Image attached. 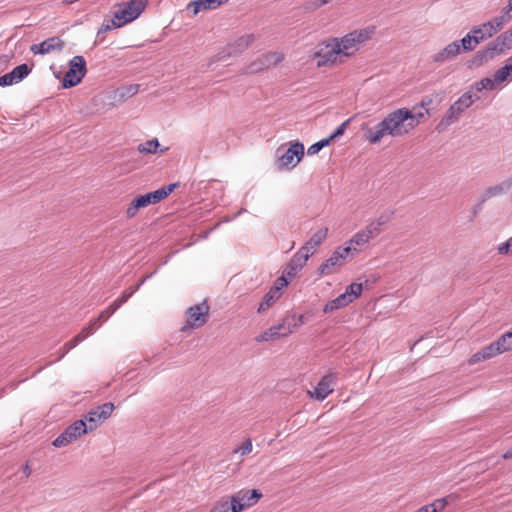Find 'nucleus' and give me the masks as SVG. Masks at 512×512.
<instances>
[{"label": "nucleus", "instance_id": "nucleus-32", "mask_svg": "<svg viewBox=\"0 0 512 512\" xmlns=\"http://www.w3.org/2000/svg\"><path fill=\"white\" fill-rule=\"evenodd\" d=\"M281 337H284L282 335V332H280L277 329V326L274 325L270 327L269 329L265 330L263 333H261L259 336L255 338L257 342H268V341H274Z\"/></svg>", "mask_w": 512, "mask_h": 512}, {"label": "nucleus", "instance_id": "nucleus-12", "mask_svg": "<svg viewBox=\"0 0 512 512\" xmlns=\"http://www.w3.org/2000/svg\"><path fill=\"white\" fill-rule=\"evenodd\" d=\"M284 60V54L277 51H270L260 55L245 68V73L254 74L275 66Z\"/></svg>", "mask_w": 512, "mask_h": 512}, {"label": "nucleus", "instance_id": "nucleus-28", "mask_svg": "<svg viewBox=\"0 0 512 512\" xmlns=\"http://www.w3.org/2000/svg\"><path fill=\"white\" fill-rule=\"evenodd\" d=\"M277 326V329L282 332V335L284 337H287L288 335H290L294 329H296V324H295V314L292 313V314H287L283 319L282 321L276 325Z\"/></svg>", "mask_w": 512, "mask_h": 512}, {"label": "nucleus", "instance_id": "nucleus-21", "mask_svg": "<svg viewBox=\"0 0 512 512\" xmlns=\"http://www.w3.org/2000/svg\"><path fill=\"white\" fill-rule=\"evenodd\" d=\"M375 237L376 236L374 235V233H372L368 226H366L365 228L358 231L351 237L348 246L356 248L359 251L360 248L366 246L369 243L370 239Z\"/></svg>", "mask_w": 512, "mask_h": 512}, {"label": "nucleus", "instance_id": "nucleus-41", "mask_svg": "<svg viewBox=\"0 0 512 512\" xmlns=\"http://www.w3.org/2000/svg\"><path fill=\"white\" fill-rule=\"evenodd\" d=\"M498 344L503 349V352L512 350V331H508L498 338Z\"/></svg>", "mask_w": 512, "mask_h": 512}, {"label": "nucleus", "instance_id": "nucleus-11", "mask_svg": "<svg viewBox=\"0 0 512 512\" xmlns=\"http://www.w3.org/2000/svg\"><path fill=\"white\" fill-rule=\"evenodd\" d=\"M315 56L319 67L342 62V57H344L334 38L323 43Z\"/></svg>", "mask_w": 512, "mask_h": 512}, {"label": "nucleus", "instance_id": "nucleus-5", "mask_svg": "<svg viewBox=\"0 0 512 512\" xmlns=\"http://www.w3.org/2000/svg\"><path fill=\"white\" fill-rule=\"evenodd\" d=\"M373 31L370 28L355 30L342 38H334V40L341 49L343 56L349 57L358 50L360 44L370 39Z\"/></svg>", "mask_w": 512, "mask_h": 512}, {"label": "nucleus", "instance_id": "nucleus-49", "mask_svg": "<svg viewBox=\"0 0 512 512\" xmlns=\"http://www.w3.org/2000/svg\"><path fill=\"white\" fill-rule=\"evenodd\" d=\"M12 84H17L11 73H7L0 77V86L5 87Z\"/></svg>", "mask_w": 512, "mask_h": 512}, {"label": "nucleus", "instance_id": "nucleus-59", "mask_svg": "<svg viewBox=\"0 0 512 512\" xmlns=\"http://www.w3.org/2000/svg\"><path fill=\"white\" fill-rule=\"evenodd\" d=\"M512 458V447L510 449H508L503 455H502V459L504 460H508V459H511Z\"/></svg>", "mask_w": 512, "mask_h": 512}, {"label": "nucleus", "instance_id": "nucleus-33", "mask_svg": "<svg viewBox=\"0 0 512 512\" xmlns=\"http://www.w3.org/2000/svg\"><path fill=\"white\" fill-rule=\"evenodd\" d=\"M160 143L157 138L140 143L137 147L139 153L142 154H157Z\"/></svg>", "mask_w": 512, "mask_h": 512}, {"label": "nucleus", "instance_id": "nucleus-40", "mask_svg": "<svg viewBox=\"0 0 512 512\" xmlns=\"http://www.w3.org/2000/svg\"><path fill=\"white\" fill-rule=\"evenodd\" d=\"M363 290V286L361 283H352L346 287L344 295L348 296L350 302H353L356 298H358Z\"/></svg>", "mask_w": 512, "mask_h": 512}, {"label": "nucleus", "instance_id": "nucleus-61", "mask_svg": "<svg viewBox=\"0 0 512 512\" xmlns=\"http://www.w3.org/2000/svg\"><path fill=\"white\" fill-rule=\"evenodd\" d=\"M87 337L88 335H86V333L83 332V330H81V332L75 336L76 339H79V343L82 342Z\"/></svg>", "mask_w": 512, "mask_h": 512}, {"label": "nucleus", "instance_id": "nucleus-44", "mask_svg": "<svg viewBox=\"0 0 512 512\" xmlns=\"http://www.w3.org/2000/svg\"><path fill=\"white\" fill-rule=\"evenodd\" d=\"M497 253L499 255H512V236L497 246Z\"/></svg>", "mask_w": 512, "mask_h": 512}, {"label": "nucleus", "instance_id": "nucleus-7", "mask_svg": "<svg viewBox=\"0 0 512 512\" xmlns=\"http://www.w3.org/2000/svg\"><path fill=\"white\" fill-rule=\"evenodd\" d=\"M254 34H244L229 42L225 48L219 51L212 59V62L226 61L230 57H235L242 54L247 50L250 45L255 41Z\"/></svg>", "mask_w": 512, "mask_h": 512}, {"label": "nucleus", "instance_id": "nucleus-50", "mask_svg": "<svg viewBox=\"0 0 512 512\" xmlns=\"http://www.w3.org/2000/svg\"><path fill=\"white\" fill-rule=\"evenodd\" d=\"M120 26H114L113 25V18L108 21L107 23H103L101 28L98 30V33H97V37L100 36V34L104 33V32H107L113 28H119Z\"/></svg>", "mask_w": 512, "mask_h": 512}, {"label": "nucleus", "instance_id": "nucleus-51", "mask_svg": "<svg viewBox=\"0 0 512 512\" xmlns=\"http://www.w3.org/2000/svg\"><path fill=\"white\" fill-rule=\"evenodd\" d=\"M482 360H487V359L484 357L482 350H480L471 356V358L469 359V364L473 365Z\"/></svg>", "mask_w": 512, "mask_h": 512}, {"label": "nucleus", "instance_id": "nucleus-13", "mask_svg": "<svg viewBox=\"0 0 512 512\" xmlns=\"http://www.w3.org/2000/svg\"><path fill=\"white\" fill-rule=\"evenodd\" d=\"M262 493L258 489L246 490L242 489L231 496V504L233 505V512H241L246 508L255 505Z\"/></svg>", "mask_w": 512, "mask_h": 512}, {"label": "nucleus", "instance_id": "nucleus-2", "mask_svg": "<svg viewBox=\"0 0 512 512\" xmlns=\"http://www.w3.org/2000/svg\"><path fill=\"white\" fill-rule=\"evenodd\" d=\"M512 50V35L509 30L499 34L484 49L478 50L473 58L475 64L481 65Z\"/></svg>", "mask_w": 512, "mask_h": 512}, {"label": "nucleus", "instance_id": "nucleus-22", "mask_svg": "<svg viewBox=\"0 0 512 512\" xmlns=\"http://www.w3.org/2000/svg\"><path fill=\"white\" fill-rule=\"evenodd\" d=\"M228 0H196L188 4L187 9L193 8V16L201 10H215L223 4H226Z\"/></svg>", "mask_w": 512, "mask_h": 512}, {"label": "nucleus", "instance_id": "nucleus-20", "mask_svg": "<svg viewBox=\"0 0 512 512\" xmlns=\"http://www.w3.org/2000/svg\"><path fill=\"white\" fill-rule=\"evenodd\" d=\"M139 289V286L130 287L126 289L122 295L116 299L110 306H108L104 311L100 313V317H104V320H107L111 315H113L128 299Z\"/></svg>", "mask_w": 512, "mask_h": 512}, {"label": "nucleus", "instance_id": "nucleus-46", "mask_svg": "<svg viewBox=\"0 0 512 512\" xmlns=\"http://www.w3.org/2000/svg\"><path fill=\"white\" fill-rule=\"evenodd\" d=\"M71 442L72 440L68 438V435H65V432H63L53 441V445L55 447H63Z\"/></svg>", "mask_w": 512, "mask_h": 512}, {"label": "nucleus", "instance_id": "nucleus-45", "mask_svg": "<svg viewBox=\"0 0 512 512\" xmlns=\"http://www.w3.org/2000/svg\"><path fill=\"white\" fill-rule=\"evenodd\" d=\"M253 449L251 439H246L239 447L234 449V453H240L242 456L249 454Z\"/></svg>", "mask_w": 512, "mask_h": 512}, {"label": "nucleus", "instance_id": "nucleus-42", "mask_svg": "<svg viewBox=\"0 0 512 512\" xmlns=\"http://www.w3.org/2000/svg\"><path fill=\"white\" fill-rule=\"evenodd\" d=\"M411 117L408 119V123H416V126L426 117L429 116V110L425 109L424 111H416V108L410 110Z\"/></svg>", "mask_w": 512, "mask_h": 512}, {"label": "nucleus", "instance_id": "nucleus-43", "mask_svg": "<svg viewBox=\"0 0 512 512\" xmlns=\"http://www.w3.org/2000/svg\"><path fill=\"white\" fill-rule=\"evenodd\" d=\"M447 505L446 498L436 499L433 503L423 506L427 512H441Z\"/></svg>", "mask_w": 512, "mask_h": 512}, {"label": "nucleus", "instance_id": "nucleus-1", "mask_svg": "<svg viewBox=\"0 0 512 512\" xmlns=\"http://www.w3.org/2000/svg\"><path fill=\"white\" fill-rule=\"evenodd\" d=\"M410 117V109L406 107L398 108L389 112L374 127L363 123L361 130L370 144H379L387 136L399 138L409 134L416 127V123L407 122Z\"/></svg>", "mask_w": 512, "mask_h": 512}, {"label": "nucleus", "instance_id": "nucleus-36", "mask_svg": "<svg viewBox=\"0 0 512 512\" xmlns=\"http://www.w3.org/2000/svg\"><path fill=\"white\" fill-rule=\"evenodd\" d=\"M310 256L311 254L307 252V247H301L291 258L290 262L299 269H302Z\"/></svg>", "mask_w": 512, "mask_h": 512}, {"label": "nucleus", "instance_id": "nucleus-55", "mask_svg": "<svg viewBox=\"0 0 512 512\" xmlns=\"http://www.w3.org/2000/svg\"><path fill=\"white\" fill-rule=\"evenodd\" d=\"M305 322V317L304 315H299L297 316L295 314V324H296V328L300 327L301 325H303Z\"/></svg>", "mask_w": 512, "mask_h": 512}, {"label": "nucleus", "instance_id": "nucleus-30", "mask_svg": "<svg viewBox=\"0 0 512 512\" xmlns=\"http://www.w3.org/2000/svg\"><path fill=\"white\" fill-rule=\"evenodd\" d=\"M349 303H351V302L349 301L348 296H346L342 293L335 299L327 302L323 308V312L324 313L333 312L337 309L347 306Z\"/></svg>", "mask_w": 512, "mask_h": 512}, {"label": "nucleus", "instance_id": "nucleus-64", "mask_svg": "<svg viewBox=\"0 0 512 512\" xmlns=\"http://www.w3.org/2000/svg\"><path fill=\"white\" fill-rule=\"evenodd\" d=\"M432 103V100L431 99H423L420 103V106L422 108H426L427 106H429L430 104Z\"/></svg>", "mask_w": 512, "mask_h": 512}, {"label": "nucleus", "instance_id": "nucleus-62", "mask_svg": "<svg viewBox=\"0 0 512 512\" xmlns=\"http://www.w3.org/2000/svg\"><path fill=\"white\" fill-rule=\"evenodd\" d=\"M22 469H23V473L25 474V476L29 477L31 474V467L28 464H25Z\"/></svg>", "mask_w": 512, "mask_h": 512}, {"label": "nucleus", "instance_id": "nucleus-54", "mask_svg": "<svg viewBox=\"0 0 512 512\" xmlns=\"http://www.w3.org/2000/svg\"><path fill=\"white\" fill-rule=\"evenodd\" d=\"M105 316L104 317H100V315L97 317V318H94L92 319L88 325H91L92 328H94V330L100 326L101 322H105L106 320H104Z\"/></svg>", "mask_w": 512, "mask_h": 512}, {"label": "nucleus", "instance_id": "nucleus-4", "mask_svg": "<svg viewBox=\"0 0 512 512\" xmlns=\"http://www.w3.org/2000/svg\"><path fill=\"white\" fill-rule=\"evenodd\" d=\"M148 0H129L118 5L114 12L113 25L123 26L137 19L144 11Z\"/></svg>", "mask_w": 512, "mask_h": 512}, {"label": "nucleus", "instance_id": "nucleus-3", "mask_svg": "<svg viewBox=\"0 0 512 512\" xmlns=\"http://www.w3.org/2000/svg\"><path fill=\"white\" fill-rule=\"evenodd\" d=\"M177 186L178 183H171L153 192L135 197L126 209V217L129 219L133 218L136 216L140 209L145 208L151 204H157L161 202L167 198Z\"/></svg>", "mask_w": 512, "mask_h": 512}, {"label": "nucleus", "instance_id": "nucleus-63", "mask_svg": "<svg viewBox=\"0 0 512 512\" xmlns=\"http://www.w3.org/2000/svg\"><path fill=\"white\" fill-rule=\"evenodd\" d=\"M71 349H67V343H65L62 347V353L61 355L59 356L58 359H61L63 358Z\"/></svg>", "mask_w": 512, "mask_h": 512}, {"label": "nucleus", "instance_id": "nucleus-31", "mask_svg": "<svg viewBox=\"0 0 512 512\" xmlns=\"http://www.w3.org/2000/svg\"><path fill=\"white\" fill-rule=\"evenodd\" d=\"M458 41L460 42L461 52L473 51L476 48V46L481 43L479 36H472L471 31L467 33L461 40Z\"/></svg>", "mask_w": 512, "mask_h": 512}, {"label": "nucleus", "instance_id": "nucleus-29", "mask_svg": "<svg viewBox=\"0 0 512 512\" xmlns=\"http://www.w3.org/2000/svg\"><path fill=\"white\" fill-rule=\"evenodd\" d=\"M471 33H480L479 39L481 42L484 40H487L491 37H493L495 34H497L496 30H494L493 25L490 24L489 21L484 22L483 24L479 26H474L471 29Z\"/></svg>", "mask_w": 512, "mask_h": 512}, {"label": "nucleus", "instance_id": "nucleus-56", "mask_svg": "<svg viewBox=\"0 0 512 512\" xmlns=\"http://www.w3.org/2000/svg\"><path fill=\"white\" fill-rule=\"evenodd\" d=\"M79 344V339L73 337L70 341L67 342V349H73Z\"/></svg>", "mask_w": 512, "mask_h": 512}, {"label": "nucleus", "instance_id": "nucleus-15", "mask_svg": "<svg viewBox=\"0 0 512 512\" xmlns=\"http://www.w3.org/2000/svg\"><path fill=\"white\" fill-rule=\"evenodd\" d=\"M114 410V404L111 402H106L91 411H89L85 416V422L87 424V431H92L96 429L101 423H103Z\"/></svg>", "mask_w": 512, "mask_h": 512}, {"label": "nucleus", "instance_id": "nucleus-37", "mask_svg": "<svg viewBox=\"0 0 512 512\" xmlns=\"http://www.w3.org/2000/svg\"><path fill=\"white\" fill-rule=\"evenodd\" d=\"M139 91V85L138 84H132L125 87H121L117 90H115V97H118L119 100H125L128 99Z\"/></svg>", "mask_w": 512, "mask_h": 512}, {"label": "nucleus", "instance_id": "nucleus-53", "mask_svg": "<svg viewBox=\"0 0 512 512\" xmlns=\"http://www.w3.org/2000/svg\"><path fill=\"white\" fill-rule=\"evenodd\" d=\"M322 149V147L318 144V142L312 144L308 150H307V153L308 155H315L317 154L320 150Z\"/></svg>", "mask_w": 512, "mask_h": 512}, {"label": "nucleus", "instance_id": "nucleus-18", "mask_svg": "<svg viewBox=\"0 0 512 512\" xmlns=\"http://www.w3.org/2000/svg\"><path fill=\"white\" fill-rule=\"evenodd\" d=\"M461 53L460 42L453 41L446 45L443 49L432 55V62L443 64L455 59Z\"/></svg>", "mask_w": 512, "mask_h": 512}, {"label": "nucleus", "instance_id": "nucleus-35", "mask_svg": "<svg viewBox=\"0 0 512 512\" xmlns=\"http://www.w3.org/2000/svg\"><path fill=\"white\" fill-rule=\"evenodd\" d=\"M498 84L499 83H497L495 81L494 76H493V78L485 77V78L481 79L480 81L475 82L472 85L470 90L472 92H473V90H475L476 92H480L482 90H493L495 88V86Z\"/></svg>", "mask_w": 512, "mask_h": 512}, {"label": "nucleus", "instance_id": "nucleus-10", "mask_svg": "<svg viewBox=\"0 0 512 512\" xmlns=\"http://www.w3.org/2000/svg\"><path fill=\"white\" fill-rule=\"evenodd\" d=\"M304 156V145L300 142L291 143L290 147L283 150L277 149V165L279 168H294Z\"/></svg>", "mask_w": 512, "mask_h": 512}, {"label": "nucleus", "instance_id": "nucleus-24", "mask_svg": "<svg viewBox=\"0 0 512 512\" xmlns=\"http://www.w3.org/2000/svg\"><path fill=\"white\" fill-rule=\"evenodd\" d=\"M393 215L394 211L386 210L375 221H372L367 226L375 236H378L382 231V226L390 222L393 218Z\"/></svg>", "mask_w": 512, "mask_h": 512}, {"label": "nucleus", "instance_id": "nucleus-6", "mask_svg": "<svg viewBox=\"0 0 512 512\" xmlns=\"http://www.w3.org/2000/svg\"><path fill=\"white\" fill-rule=\"evenodd\" d=\"M479 99L480 97L477 94L472 93L471 90L463 93L446 111L441 120V124L448 126L455 123L459 120L462 113Z\"/></svg>", "mask_w": 512, "mask_h": 512}, {"label": "nucleus", "instance_id": "nucleus-34", "mask_svg": "<svg viewBox=\"0 0 512 512\" xmlns=\"http://www.w3.org/2000/svg\"><path fill=\"white\" fill-rule=\"evenodd\" d=\"M502 12V15L493 17L489 20L490 24L493 25V28L497 33L501 31L504 26L511 21L512 18L508 11L503 9Z\"/></svg>", "mask_w": 512, "mask_h": 512}, {"label": "nucleus", "instance_id": "nucleus-57", "mask_svg": "<svg viewBox=\"0 0 512 512\" xmlns=\"http://www.w3.org/2000/svg\"><path fill=\"white\" fill-rule=\"evenodd\" d=\"M332 137H327V138H324V139H321L320 141H318V144L324 148L326 146H328L330 144V142L332 141Z\"/></svg>", "mask_w": 512, "mask_h": 512}, {"label": "nucleus", "instance_id": "nucleus-26", "mask_svg": "<svg viewBox=\"0 0 512 512\" xmlns=\"http://www.w3.org/2000/svg\"><path fill=\"white\" fill-rule=\"evenodd\" d=\"M65 435H68L73 441L77 440L78 437L87 433V424L84 420H77L65 429Z\"/></svg>", "mask_w": 512, "mask_h": 512}, {"label": "nucleus", "instance_id": "nucleus-39", "mask_svg": "<svg viewBox=\"0 0 512 512\" xmlns=\"http://www.w3.org/2000/svg\"><path fill=\"white\" fill-rule=\"evenodd\" d=\"M31 70H32L31 67L28 66L27 64H21V65L15 67L10 73L13 76L16 83H19L20 81H22L25 77H27L29 75Z\"/></svg>", "mask_w": 512, "mask_h": 512}, {"label": "nucleus", "instance_id": "nucleus-47", "mask_svg": "<svg viewBox=\"0 0 512 512\" xmlns=\"http://www.w3.org/2000/svg\"><path fill=\"white\" fill-rule=\"evenodd\" d=\"M300 270L301 269H299L298 267L293 265L292 262L289 261V263L287 264L286 268L284 269L283 275L284 276H288L289 278H293V277H295L297 275V273Z\"/></svg>", "mask_w": 512, "mask_h": 512}, {"label": "nucleus", "instance_id": "nucleus-23", "mask_svg": "<svg viewBox=\"0 0 512 512\" xmlns=\"http://www.w3.org/2000/svg\"><path fill=\"white\" fill-rule=\"evenodd\" d=\"M282 295L279 292V287H271L269 291L264 295L263 300L259 304L257 309L258 313H263L268 310Z\"/></svg>", "mask_w": 512, "mask_h": 512}, {"label": "nucleus", "instance_id": "nucleus-52", "mask_svg": "<svg viewBox=\"0 0 512 512\" xmlns=\"http://www.w3.org/2000/svg\"><path fill=\"white\" fill-rule=\"evenodd\" d=\"M287 285H288V281L286 280L285 276L282 275L275 281V283L272 287H279V292H282V288L286 287Z\"/></svg>", "mask_w": 512, "mask_h": 512}, {"label": "nucleus", "instance_id": "nucleus-25", "mask_svg": "<svg viewBox=\"0 0 512 512\" xmlns=\"http://www.w3.org/2000/svg\"><path fill=\"white\" fill-rule=\"evenodd\" d=\"M327 232V228H322L318 230L302 247H307V252L313 255L316 248L326 239Z\"/></svg>", "mask_w": 512, "mask_h": 512}, {"label": "nucleus", "instance_id": "nucleus-58", "mask_svg": "<svg viewBox=\"0 0 512 512\" xmlns=\"http://www.w3.org/2000/svg\"><path fill=\"white\" fill-rule=\"evenodd\" d=\"M83 332L86 333V335L90 336L91 334L94 333V328L91 327V325H87L85 326L83 329Z\"/></svg>", "mask_w": 512, "mask_h": 512}, {"label": "nucleus", "instance_id": "nucleus-9", "mask_svg": "<svg viewBox=\"0 0 512 512\" xmlns=\"http://www.w3.org/2000/svg\"><path fill=\"white\" fill-rule=\"evenodd\" d=\"M87 72L86 61L83 56H74L69 61V69L65 73L62 81L64 88H72L78 85L85 77Z\"/></svg>", "mask_w": 512, "mask_h": 512}, {"label": "nucleus", "instance_id": "nucleus-60", "mask_svg": "<svg viewBox=\"0 0 512 512\" xmlns=\"http://www.w3.org/2000/svg\"><path fill=\"white\" fill-rule=\"evenodd\" d=\"M87 337L88 335H86V333L83 332V330H81V332L75 336L76 339H79V343L82 342Z\"/></svg>", "mask_w": 512, "mask_h": 512}, {"label": "nucleus", "instance_id": "nucleus-48", "mask_svg": "<svg viewBox=\"0 0 512 512\" xmlns=\"http://www.w3.org/2000/svg\"><path fill=\"white\" fill-rule=\"evenodd\" d=\"M352 121V118L347 119L344 121L340 126L337 127V129L330 135L332 139L338 138L342 136L345 133V129L347 125Z\"/></svg>", "mask_w": 512, "mask_h": 512}, {"label": "nucleus", "instance_id": "nucleus-27", "mask_svg": "<svg viewBox=\"0 0 512 512\" xmlns=\"http://www.w3.org/2000/svg\"><path fill=\"white\" fill-rule=\"evenodd\" d=\"M495 81L499 84L506 80H512V55L506 60L505 65L494 73Z\"/></svg>", "mask_w": 512, "mask_h": 512}, {"label": "nucleus", "instance_id": "nucleus-16", "mask_svg": "<svg viewBox=\"0 0 512 512\" xmlns=\"http://www.w3.org/2000/svg\"><path fill=\"white\" fill-rule=\"evenodd\" d=\"M512 186L511 180H505L501 183L492 185L483 190L477 198V207L483 208V205L492 198L506 194Z\"/></svg>", "mask_w": 512, "mask_h": 512}, {"label": "nucleus", "instance_id": "nucleus-19", "mask_svg": "<svg viewBox=\"0 0 512 512\" xmlns=\"http://www.w3.org/2000/svg\"><path fill=\"white\" fill-rule=\"evenodd\" d=\"M64 44V41L61 40L59 37H51L44 40L40 44H33L30 47V50L34 54L45 55L53 51H61L64 47Z\"/></svg>", "mask_w": 512, "mask_h": 512}, {"label": "nucleus", "instance_id": "nucleus-17", "mask_svg": "<svg viewBox=\"0 0 512 512\" xmlns=\"http://www.w3.org/2000/svg\"><path fill=\"white\" fill-rule=\"evenodd\" d=\"M336 374L329 373L321 378L313 391H308V394L319 401L324 400L334 390Z\"/></svg>", "mask_w": 512, "mask_h": 512}, {"label": "nucleus", "instance_id": "nucleus-38", "mask_svg": "<svg viewBox=\"0 0 512 512\" xmlns=\"http://www.w3.org/2000/svg\"><path fill=\"white\" fill-rule=\"evenodd\" d=\"M481 350L486 359H490L499 354L504 353L502 347L500 346V344H498V339L490 343L489 345L483 347Z\"/></svg>", "mask_w": 512, "mask_h": 512}, {"label": "nucleus", "instance_id": "nucleus-14", "mask_svg": "<svg viewBox=\"0 0 512 512\" xmlns=\"http://www.w3.org/2000/svg\"><path fill=\"white\" fill-rule=\"evenodd\" d=\"M187 321L182 330L195 329L206 324L209 318V306L206 301L187 309Z\"/></svg>", "mask_w": 512, "mask_h": 512}, {"label": "nucleus", "instance_id": "nucleus-8", "mask_svg": "<svg viewBox=\"0 0 512 512\" xmlns=\"http://www.w3.org/2000/svg\"><path fill=\"white\" fill-rule=\"evenodd\" d=\"M357 252L358 250L356 248H352L351 246L336 249L332 253V255L319 266V276L333 274L337 270V268L341 267L345 263L347 257L350 254L353 256Z\"/></svg>", "mask_w": 512, "mask_h": 512}]
</instances>
